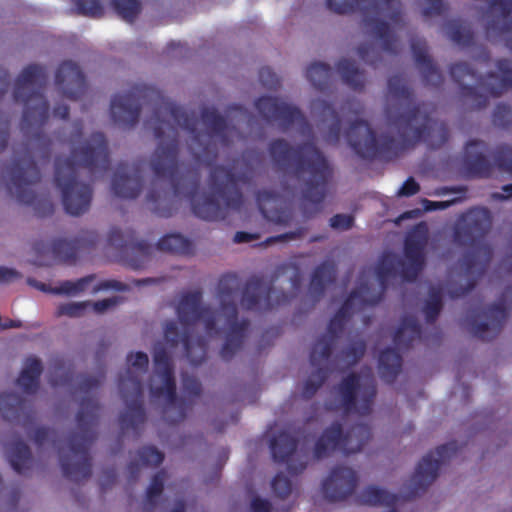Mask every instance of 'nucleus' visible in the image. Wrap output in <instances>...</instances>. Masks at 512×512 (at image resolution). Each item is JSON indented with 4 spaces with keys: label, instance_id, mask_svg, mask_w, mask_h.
Wrapping results in <instances>:
<instances>
[{
    "label": "nucleus",
    "instance_id": "8fccbe9b",
    "mask_svg": "<svg viewBox=\"0 0 512 512\" xmlns=\"http://www.w3.org/2000/svg\"><path fill=\"white\" fill-rule=\"evenodd\" d=\"M252 239H253L252 235L247 234V233H243V232L236 233L235 238H234L235 242H238V243H240V242H248V241H250Z\"/></svg>",
    "mask_w": 512,
    "mask_h": 512
},
{
    "label": "nucleus",
    "instance_id": "79ce46f5",
    "mask_svg": "<svg viewBox=\"0 0 512 512\" xmlns=\"http://www.w3.org/2000/svg\"><path fill=\"white\" fill-rule=\"evenodd\" d=\"M181 241L182 240L179 236H169L162 241V247L164 249L174 250L177 249L178 244H180Z\"/></svg>",
    "mask_w": 512,
    "mask_h": 512
},
{
    "label": "nucleus",
    "instance_id": "c03bdc74",
    "mask_svg": "<svg viewBox=\"0 0 512 512\" xmlns=\"http://www.w3.org/2000/svg\"><path fill=\"white\" fill-rule=\"evenodd\" d=\"M114 301L112 299H106L103 301H99L93 304V309L97 312H103L108 307L114 305Z\"/></svg>",
    "mask_w": 512,
    "mask_h": 512
},
{
    "label": "nucleus",
    "instance_id": "a18cd8bd",
    "mask_svg": "<svg viewBox=\"0 0 512 512\" xmlns=\"http://www.w3.org/2000/svg\"><path fill=\"white\" fill-rule=\"evenodd\" d=\"M494 5H499L504 11H507V17L512 20V0H499V3Z\"/></svg>",
    "mask_w": 512,
    "mask_h": 512
},
{
    "label": "nucleus",
    "instance_id": "052dcab7",
    "mask_svg": "<svg viewBox=\"0 0 512 512\" xmlns=\"http://www.w3.org/2000/svg\"><path fill=\"white\" fill-rule=\"evenodd\" d=\"M66 115V109L63 110V112L60 114L61 117H65Z\"/></svg>",
    "mask_w": 512,
    "mask_h": 512
},
{
    "label": "nucleus",
    "instance_id": "4be33fe9",
    "mask_svg": "<svg viewBox=\"0 0 512 512\" xmlns=\"http://www.w3.org/2000/svg\"><path fill=\"white\" fill-rule=\"evenodd\" d=\"M256 106L258 110L267 118H278L283 117L286 113V107L279 106L276 100L268 97L260 98Z\"/></svg>",
    "mask_w": 512,
    "mask_h": 512
},
{
    "label": "nucleus",
    "instance_id": "603ef678",
    "mask_svg": "<svg viewBox=\"0 0 512 512\" xmlns=\"http://www.w3.org/2000/svg\"><path fill=\"white\" fill-rule=\"evenodd\" d=\"M463 65H457L453 68L452 70V74L455 76V77H459L462 70H463Z\"/></svg>",
    "mask_w": 512,
    "mask_h": 512
},
{
    "label": "nucleus",
    "instance_id": "f03ea898",
    "mask_svg": "<svg viewBox=\"0 0 512 512\" xmlns=\"http://www.w3.org/2000/svg\"><path fill=\"white\" fill-rule=\"evenodd\" d=\"M375 395L374 384L369 375H350L332 392L330 406L349 411L352 408L361 413L368 410L369 402Z\"/></svg>",
    "mask_w": 512,
    "mask_h": 512
},
{
    "label": "nucleus",
    "instance_id": "3c124183",
    "mask_svg": "<svg viewBox=\"0 0 512 512\" xmlns=\"http://www.w3.org/2000/svg\"><path fill=\"white\" fill-rule=\"evenodd\" d=\"M318 354H325V347L323 344H318L315 346L314 351L312 353V360L315 362L317 360Z\"/></svg>",
    "mask_w": 512,
    "mask_h": 512
},
{
    "label": "nucleus",
    "instance_id": "0eeeda50",
    "mask_svg": "<svg viewBox=\"0 0 512 512\" xmlns=\"http://www.w3.org/2000/svg\"><path fill=\"white\" fill-rule=\"evenodd\" d=\"M355 472L348 467L334 469L323 483L324 494L331 500H341L351 495L356 487Z\"/></svg>",
    "mask_w": 512,
    "mask_h": 512
},
{
    "label": "nucleus",
    "instance_id": "6e6552de",
    "mask_svg": "<svg viewBox=\"0 0 512 512\" xmlns=\"http://www.w3.org/2000/svg\"><path fill=\"white\" fill-rule=\"evenodd\" d=\"M452 448L443 446L428 454L418 464L412 482L417 488H425L437 477L440 464L450 457Z\"/></svg>",
    "mask_w": 512,
    "mask_h": 512
},
{
    "label": "nucleus",
    "instance_id": "9d476101",
    "mask_svg": "<svg viewBox=\"0 0 512 512\" xmlns=\"http://www.w3.org/2000/svg\"><path fill=\"white\" fill-rule=\"evenodd\" d=\"M299 153L309 159V162H311L312 170L319 174V179H324L327 164L324 158L311 146L306 147L305 151L301 152L289 148L286 142L280 140L274 142L271 146V154L273 158L278 162H281L285 159H291Z\"/></svg>",
    "mask_w": 512,
    "mask_h": 512
},
{
    "label": "nucleus",
    "instance_id": "1a4fd4ad",
    "mask_svg": "<svg viewBox=\"0 0 512 512\" xmlns=\"http://www.w3.org/2000/svg\"><path fill=\"white\" fill-rule=\"evenodd\" d=\"M382 16L388 18L389 22L381 21L379 23H370L369 31L381 42V46L385 49H389L390 34H394L396 29L399 27L400 18V3L397 0H386V4L381 6Z\"/></svg>",
    "mask_w": 512,
    "mask_h": 512
},
{
    "label": "nucleus",
    "instance_id": "a19ab883",
    "mask_svg": "<svg viewBox=\"0 0 512 512\" xmlns=\"http://www.w3.org/2000/svg\"><path fill=\"white\" fill-rule=\"evenodd\" d=\"M500 165L505 168V170L511 172L512 171V149L505 148L501 156L499 157Z\"/></svg>",
    "mask_w": 512,
    "mask_h": 512
},
{
    "label": "nucleus",
    "instance_id": "f8f14e48",
    "mask_svg": "<svg viewBox=\"0 0 512 512\" xmlns=\"http://www.w3.org/2000/svg\"><path fill=\"white\" fill-rule=\"evenodd\" d=\"M347 138L354 150L363 157H368L376 151V140L365 122H357L350 127Z\"/></svg>",
    "mask_w": 512,
    "mask_h": 512
},
{
    "label": "nucleus",
    "instance_id": "ddd939ff",
    "mask_svg": "<svg viewBox=\"0 0 512 512\" xmlns=\"http://www.w3.org/2000/svg\"><path fill=\"white\" fill-rule=\"evenodd\" d=\"M242 301L247 308L267 309L271 306L270 290L264 284L250 283Z\"/></svg>",
    "mask_w": 512,
    "mask_h": 512
},
{
    "label": "nucleus",
    "instance_id": "13d9d810",
    "mask_svg": "<svg viewBox=\"0 0 512 512\" xmlns=\"http://www.w3.org/2000/svg\"><path fill=\"white\" fill-rule=\"evenodd\" d=\"M318 108H319L318 106H314V108H313L314 113H316V114L318 113Z\"/></svg>",
    "mask_w": 512,
    "mask_h": 512
},
{
    "label": "nucleus",
    "instance_id": "58836bf2",
    "mask_svg": "<svg viewBox=\"0 0 512 512\" xmlns=\"http://www.w3.org/2000/svg\"><path fill=\"white\" fill-rule=\"evenodd\" d=\"M251 512H271L270 504L258 496L254 497L251 502Z\"/></svg>",
    "mask_w": 512,
    "mask_h": 512
},
{
    "label": "nucleus",
    "instance_id": "dca6fc26",
    "mask_svg": "<svg viewBox=\"0 0 512 512\" xmlns=\"http://www.w3.org/2000/svg\"><path fill=\"white\" fill-rule=\"evenodd\" d=\"M401 360L394 351L384 352L379 359V369L382 377L387 382H392L399 373Z\"/></svg>",
    "mask_w": 512,
    "mask_h": 512
},
{
    "label": "nucleus",
    "instance_id": "6ab92c4d",
    "mask_svg": "<svg viewBox=\"0 0 512 512\" xmlns=\"http://www.w3.org/2000/svg\"><path fill=\"white\" fill-rule=\"evenodd\" d=\"M505 318V314L503 311H496L495 315L487 322H480L477 324L475 328V333L480 335L484 339H490L495 336L499 330L502 321Z\"/></svg>",
    "mask_w": 512,
    "mask_h": 512
},
{
    "label": "nucleus",
    "instance_id": "7ed1b4c3",
    "mask_svg": "<svg viewBox=\"0 0 512 512\" xmlns=\"http://www.w3.org/2000/svg\"><path fill=\"white\" fill-rule=\"evenodd\" d=\"M395 261L394 256H387L378 269L377 277L370 281L369 286L361 287L359 291L349 297L341 311L331 321L330 329L332 331L340 327L343 317L350 312L360 309L364 303L374 304L379 301L384 288L385 275L395 268Z\"/></svg>",
    "mask_w": 512,
    "mask_h": 512
},
{
    "label": "nucleus",
    "instance_id": "39448f33",
    "mask_svg": "<svg viewBox=\"0 0 512 512\" xmlns=\"http://www.w3.org/2000/svg\"><path fill=\"white\" fill-rule=\"evenodd\" d=\"M156 371L150 382V399L157 405L168 406L174 402V382L166 357L155 353Z\"/></svg>",
    "mask_w": 512,
    "mask_h": 512
},
{
    "label": "nucleus",
    "instance_id": "393cba45",
    "mask_svg": "<svg viewBox=\"0 0 512 512\" xmlns=\"http://www.w3.org/2000/svg\"><path fill=\"white\" fill-rule=\"evenodd\" d=\"M338 69L345 80L353 87L357 88L362 85V75L358 72L352 62L343 60L339 63Z\"/></svg>",
    "mask_w": 512,
    "mask_h": 512
},
{
    "label": "nucleus",
    "instance_id": "4d7b16f0",
    "mask_svg": "<svg viewBox=\"0 0 512 512\" xmlns=\"http://www.w3.org/2000/svg\"><path fill=\"white\" fill-rule=\"evenodd\" d=\"M171 336H172V332H171L169 329H167V330H166V338H167L168 340H172Z\"/></svg>",
    "mask_w": 512,
    "mask_h": 512
},
{
    "label": "nucleus",
    "instance_id": "473e14b6",
    "mask_svg": "<svg viewBox=\"0 0 512 512\" xmlns=\"http://www.w3.org/2000/svg\"><path fill=\"white\" fill-rule=\"evenodd\" d=\"M11 463L14 468L18 471H22L24 465L22 464V460L26 461L29 458V453L27 448L24 445L18 446L11 454Z\"/></svg>",
    "mask_w": 512,
    "mask_h": 512
},
{
    "label": "nucleus",
    "instance_id": "72a5a7b5",
    "mask_svg": "<svg viewBox=\"0 0 512 512\" xmlns=\"http://www.w3.org/2000/svg\"><path fill=\"white\" fill-rule=\"evenodd\" d=\"M353 221L350 215H335L330 219V224L336 230L345 231L353 226Z\"/></svg>",
    "mask_w": 512,
    "mask_h": 512
},
{
    "label": "nucleus",
    "instance_id": "9b49d317",
    "mask_svg": "<svg viewBox=\"0 0 512 512\" xmlns=\"http://www.w3.org/2000/svg\"><path fill=\"white\" fill-rule=\"evenodd\" d=\"M121 290L123 285L117 281L97 280L89 276L76 281H67L61 284L57 292L67 295H78L79 293L90 291L96 293L101 290Z\"/></svg>",
    "mask_w": 512,
    "mask_h": 512
},
{
    "label": "nucleus",
    "instance_id": "2f4dec72",
    "mask_svg": "<svg viewBox=\"0 0 512 512\" xmlns=\"http://www.w3.org/2000/svg\"><path fill=\"white\" fill-rule=\"evenodd\" d=\"M417 334L418 330L415 324L410 321L403 324V326L398 330L396 340L399 344H406L412 341L417 336Z\"/></svg>",
    "mask_w": 512,
    "mask_h": 512
},
{
    "label": "nucleus",
    "instance_id": "a878e982",
    "mask_svg": "<svg viewBox=\"0 0 512 512\" xmlns=\"http://www.w3.org/2000/svg\"><path fill=\"white\" fill-rule=\"evenodd\" d=\"M361 0H326L327 8L337 14H346L353 11Z\"/></svg>",
    "mask_w": 512,
    "mask_h": 512
},
{
    "label": "nucleus",
    "instance_id": "a211bd4d",
    "mask_svg": "<svg viewBox=\"0 0 512 512\" xmlns=\"http://www.w3.org/2000/svg\"><path fill=\"white\" fill-rule=\"evenodd\" d=\"M40 373V364L37 360L27 362L19 379L18 385L24 392H32L37 386V378Z\"/></svg>",
    "mask_w": 512,
    "mask_h": 512
},
{
    "label": "nucleus",
    "instance_id": "7c9ffc66",
    "mask_svg": "<svg viewBox=\"0 0 512 512\" xmlns=\"http://www.w3.org/2000/svg\"><path fill=\"white\" fill-rule=\"evenodd\" d=\"M89 306L90 304L85 302H71L61 305L58 312L61 315L75 317L83 314Z\"/></svg>",
    "mask_w": 512,
    "mask_h": 512
},
{
    "label": "nucleus",
    "instance_id": "37998d69",
    "mask_svg": "<svg viewBox=\"0 0 512 512\" xmlns=\"http://www.w3.org/2000/svg\"><path fill=\"white\" fill-rule=\"evenodd\" d=\"M419 58L423 60V63H422L423 70L424 71L427 70L431 77L429 79V81L434 82L435 78L439 77L437 72L434 70V68L432 67V65L430 64V62L426 59V57L424 55H420Z\"/></svg>",
    "mask_w": 512,
    "mask_h": 512
},
{
    "label": "nucleus",
    "instance_id": "49530a36",
    "mask_svg": "<svg viewBox=\"0 0 512 512\" xmlns=\"http://www.w3.org/2000/svg\"><path fill=\"white\" fill-rule=\"evenodd\" d=\"M363 353H364V345L362 343L356 344V347L354 348L353 356L352 357L347 356L349 358L348 362L350 363V362L356 361V359L359 356L363 355Z\"/></svg>",
    "mask_w": 512,
    "mask_h": 512
},
{
    "label": "nucleus",
    "instance_id": "09e8293b",
    "mask_svg": "<svg viewBox=\"0 0 512 512\" xmlns=\"http://www.w3.org/2000/svg\"><path fill=\"white\" fill-rule=\"evenodd\" d=\"M271 76L272 78H275V76L268 70V69H264L261 71V79L262 81L266 84V85H269V86H273L277 83V79H273L271 81H265V76Z\"/></svg>",
    "mask_w": 512,
    "mask_h": 512
},
{
    "label": "nucleus",
    "instance_id": "c85d7f7f",
    "mask_svg": "<svg viewBox=\"0 0 512 512\" xmlns=\"http://www.w3.org/2000/svg\"><path fill=\"white\" fill-rule=\"evenodd\" d=\"M119 13L126 20H132L139 11V4L136 0H117Z\"/></svg>",
    "mask_w": 512,
    "mask_h": 512
},
{
    "label": "nucleus",
    "instance_id": "4c0bfd02",
    "mask_svg": "<svg viewBox=\"0 0 512 512\" xmlns=\"http://www.w3.org/2000/svg\"><path fill=\"white\" fill-rule=\"evenodd\" d=\"M418 190H419V185L415 182L414 179L410 178L404 183V185L402 186V188L400 189L398 194L400 196H411V195L417 193Z\"/></svg>",
    "mask_w": 512,
    "mask_h": 512
},
{
    "label": "nucleus",
    "instance_id": "f704fd0d",
    "mask_svg": "<svg viewBox=\"0 0 512 512\" xmlns=\"http://www.w3.org/2000/svg\"><path fill=\"white\" fill-rule=\"evenodd\" d=\"M441 302L437 294H433L424 307V313L428 320H432L440 311Z\"/></svg>",
    "mask_w": 512,
    "mask_h": 512
},
{
    "label": "nucleus",
    "instance_id": "c756f323",
    "mask_svg": "<svg viewBox=\"0 0 512 512\" xmlns=\"http://www.w3.org/2000/svg\"><path fill=\"white\" fill-rule=\"evenodd\" d=\"M272 487L274 492L281 498L287 497L292 491V484L290 480L282 474H279L274 478Z\"/></svg>",
    "mask_w": 512,
    "mask_h": 512
},
{
    "label": "nucleus",
    "instance_id": "680f3d73",
    "mask_svg": "<svg viewBox=\"0 0 512 512\" xmlns=\"http://www.w3.org/2000/svg\"><path fill=\"white\" fill-rule=\"evenodd\" d=\"M80 5H81V7H82V9H83V10H85V11L87 10V8L85 7V5H84V4L80 3Z\"/></svg>",
    "mask_w": 512,
    "mask_h": 512
},
{
    "label": "nucleus",
    "instance_id": "423d86ee",
    "mask_svg": "<svg viewBox=\"0 0 512 512\" xmlns=\"http://www.w3.org/2000/svg\"><path fill=\"white\" fill-rule=\"evenodd\" d=\"M427 242L424 226L413 231L407 241L403 262L399 265L401 273L408 279H413L424 265V248Z\"/></svg>",
    "mask_w": 512,
    "mask_h": 512
},
{
    "label": "nucleus",
    "instance_id": "f257e3e1",
    "mask_svg": "<svg viewBox=\"0 0 512 512\" xmlns=\"http://www.w3.org/2000/svg\"><path fill=\"white\" fill-rule=\"evenodd\" d=\"M389 114L395 119L396 125L408 138H417L422 135V128H428L429 137L440 133L442 128L437 124H430L425 115L416 113L410 106L408 90L401 79L389 82L388 94Z\"/></svg>",
    "mask_w": 512,
    "mask_h": 512
},
{
    "label": "nucleus",
    "instance_id": "b1692460",
    "mask_svg": "<svg viewBox=\"0 0 512 512\" xmlns=\"http://www.w3.org/2000/svg\"><path fill=\"white\" fill-rule=\"evenodd\" d=\"M245 324L235 323L231 326L229 332H226V353L231 348L232 351L240 348L244 339Z\"/></svg>",
    "mask_w": 512,
    "mask_h": 512
},
{
    "label": "nucleus",
    "instance_id": "aec40b11",
    "mask_svg": "<svg viewBox=\"0 0 512 512\" xmlns=\"http://www.w3.org/2000/svg\"><path fill=\"white\" fill-rule=\"evenodd\" d=\"M323 121L321 128L326 133L327 140L335 142L339 138V122L334 111L327 106L323 107Z\"/></svg>",
    "mask_w": 512,
    "mask_h": 512
},
{
    "label": "nucleus",
    "instance_id": "bb28decb",
    "mask_svg": "<svg viewBox=\"0 0 512 512\" xmlns=\"http://www.w3.org/2000/svg\"><path fill=\"white\" fill-rule=\"evenodd\" d=\"M127 364L128 373L131 374V377H134L135 374L146 368L148 364V357L146 354L141 352L132 353L128 356Z\"/></svg>",
    "mask_w": 512,
    "mask_h": 512
},
{
    "label": "nucleus",
    "instance_id": "0e129e2a",
    "mask_svg": "<svg viewBox=\"0 0 512 512\" xmlns=\"http://www.w3.org/2000/svg\"><path fill=\"white\" fill-rule=\"evenodd\" d=\"M467 289H470V286H467V288H465L461 293H463L464 291H466Z\"/></svg>",
    "mask_w": 512,
    "mask_h": 512
},
{
    "label": "nucleus",
    "instance_id": "c9c22d12",
    "mask_svg": "<svg viewBox=\"0 0 512 512\" xmlns=\"http://www.w3.org/2000/svg\"><path fill=\"white\" fill-rule=\"evenodd\" d=\"M323 380H324V375L322 372H319L316 375H312L305 384V388H304L305 395L309 397L312 394H314V392L322 384Z\"/></svg>",
    "mask_w": 512,
    "mask_h": 512
},
{
    "label": "nucleus",
    "instance_id": "f3484780",
    "mask_svg": "<svg viewBox=\"0 0 512 512\" xmlns=\"http://www.w3.org/2000/svg\"><path fill=\"white\" fill-rule=\"evenodd\" d=\"M501 80H498L495 76L491 75L485 82L487 89L493 94H498L503 91L504 88L512 86V68L508 63H501L499 66Z\"/></svg>",
    "mask_w": 512,
    "mask_h": 512
},
{
    "label": "nucleus",
    "instance_id": "cd10ccee",
    "mask_svg": "<svg viewBox=\"0 0 512 512\" xmlns=\"http://www.w3.org/2000/svg\"><path fill=\"white\" fill-rule=\"evenodd\" d=\"M135 186V180L129 177H121L114 182L115 192L124 197H134L136 195Z\"/></svg>",
    "mask_w": 512,
    "mask_h": 512
},
{
    "label": "nucleus",
    "instance_id": "864d4df0",
    "mask_svg": "<svg viewBox=\"0 0 512 512\" xmlns=\"http://www.w3.org/2000/svg\"><path fill=\"white\" fill-rule=\"evenodd\" d=\"M234 194H235V196H233V198H232V201H233L232 205H236L240 199V195L237 191Z\"/></svg>",
    "mask_w": 512,
    "mask_h": 512
},
{
    "label": "nucleus",
    "instance_id": "e433bc0d",
    "mask_svg": "<svg viewBox=\"0 0 512 512\" xmlns=\"http://www.w3.org/2000/svg\"><path fill=\"white\" fill-rule=\"evenodd\" d=\"M143 460L150 465H158L162 462V455L154 448H147L142 453Z\"/></svg>",
    "mask_w": 512,
    "mask_h": 512
},
{
    "label": "nucleus",
    "instance_id": "ea45409f",
    "mask_svg": "<svg viewBox=\"0 0 512 512\" xmlns=\"http://www.w3.org/2000/svg\"><path fill=\"white\" fill-rule=\"evenodd\" d=\"M325 274H326V272L324 271V268H321L316 271L314 278L311 282L312 289L317 290L318 288H320L322 286L324 280L325 281L331 280L330 273H327L328 274L327 276Z\"/></svg>",
    "mask_w": 512,
    "mask_h": 512
},
{
    "label": "nucleus",
    "instance_id": "e2e57ef3",
    "mask_svg": "<svg viewBox=\"0 0 512 512\" xmlns=\"http://www.w3.org/2000/svg\"><path fill=\"white\" fill-rule=\"evenodd\" d=\"M292 115H293V118H295V117H297V116H298V113L293 112V113H292Z\"/></svg>",
    "mask_w": 512,
    "mask_h": 512
},
{
    "label": "nucleus",
    "instance_id": "20e7f679",
    "mask_svg": "<svg viewBox=\"0 0 512 512\" xmlns=\"http://www.w3.org/2000/svg\"><path fill=\"white\" fill-rule=\"evenodd\" d=\"M339 425H333L327 429L315 446V456L320 458L334 450L338 445L347 452L355 453L362 449L369 439V431L364 426H357L340 438Z\"/></svg>",
    "mask_w": 512,
    "mask_h": 512
},
{
    "label": "nucleus",
    "instance_id": "412c9836",
    "mask_svg": "<svg viewBox=\"0 0 512 512\" xmlns=\"http://www.w3.org/2000/svg\"><path fill=\"white\" fill-rule=\"evenodd\" d=\"M295 449V441L289 434H281L272 444L273 455L277 459L284 460Z\"/></svg>",
    "mask_w": 512,
    "mask_h": 512
},
{
    "label": "nucleus",
    "instance_id": "5701e85b",
    "mask_svg": "<svg viewBox=\"0 0 512 512\" xmlns=\"http://www.w3.org/2000/svg\"><path fill=\"white\" fill-rule=\"evenodd\" d=\"M329 69L325 64L315 63L307 70V78L318 88H322L329 80Z\"/></svg>",
    "mask_w": 512,
    "mask_h": 512
},
{
    "label": "nucleus",
    "instance_id": "de8ad7c7",
    "mask_svg": "<svg viewBox=\"0 0 512 512\" xmlns=\"http://www.w3.org/2000/svg\"><path fill=\"white\" fill-rule=\"evenodd\" d=\"M65 74L69 78L78 76V72L71 65H64L60 70V75Z\"/></svg>",
    "mask_w": 512,
    "mask_h": 512
},
{
    "label": "nucleus",
    "instance_id": "5fc2aeb1",
    "mask_svg": "<svg viewBox=\"0 0 512 512\" xmlns=\"http://www.w3.org/2000/svg\"><path fill=\"white\" fill-rule=\"evenodd\" d=\"M118 105L116 103H113L112 105V113L114 114V116H117L118 115Z\"/></svg>",
    "mask_w": 512,
    "mask_h": 512
},
{
    "label": "nucleus",
    "instance_id": "6e6d98bb",
    "mask_svg": "<svg viewBox=\"0 0 512 512\" xmlns=\"http://www.w3.org/2000/svg\"><path fill=\"white\" fill-rule=\"evenodd\" d=\"M359 53H360L362 58L367 59V60L369 59L368 58V54L363 50V48L359 49Z\"/></svg>",
    "mask_w": 512,
    "mask_h": 512
},
{
    "label": "nucleus",
    "instance_id": "2eb2a0df",
    "mask_svg": "<svg viewBox=\"0 0 512 512\" xmlns=\"http://www.w3.org/2000/svg\"><path fill=\"white\" fill-rule=\"evenodd\" d=\"M360 501L367 505L391 506L396 502V496L385 489L370 486L361 492Z\"/></svg>",
    "mask_w": 512,
    "mask_h": 512
},
{
    "label": "nucleus",
    "instance_id": "bf43d9fd",
    "mask_svg": "<svg viewBox=\"0 0 512 512\" xmlns=\"http://www.w3.org/2000/svg\"><path fill=\"white\" fill-rule=\"evenodd\" d=\"M510 189L512 190V185H511V186H507V187H505V188H504V191H508V190H510Z\"/></svg>",
    "mask_w": 512,
    "mask_h": 512
},
{
    "label": "nucleus",
    "instance_id": "4468645a",
    "mask_svg": "<svg viewBox=\"0 0 512 512\" xmlns=\"http://www.w3.org/2000/svg\"><path fill=\"white\" fill-rule=\"evenodd\" d=\"M89 194L85 190H80L77 186H72L64 192V204L66 210L72 215H79L86 211L89 205Z\"/></svg>",
    "mask_w": 512,
    "mask_h": 512
}]
</instances>
